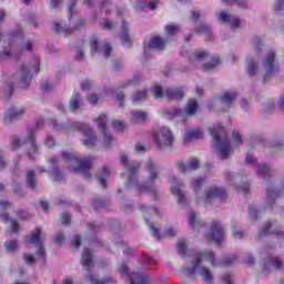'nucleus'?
<instances>
[{"label": "nucleus", "mask_w": 284, "mask_h": 284, "mask_svg": "<svg viewBox=\"0 0 284 284\" xmlns=\"http://www.w3.org/2000/svg\"><path fill=\"white\" fill-rule=\"evenodd\" d=\"M120 159L121 163L124 165V168H126V171L129 172V185H134L138 192H151L152 194H156V190L153 189L152 185H154V181L159 179V168H156V164H154V162H146L149 180L145 185H140L136 182V173L139 172V168H141V164L139 162L129 163L128 155H125V153H122L120 155Z\"/></svg>", "instance_id": "f257e3e1"}, {"label": "nucleus", "mask_w": 284, "mask_h": 284, "mask_svg": "<svg viewBox=\"0 0 284 284\" xmlns=\"http://www.w3.org/2000/svg\"><path fill=\"white\" fill-rule=\"evenodd\" d=\"M215 261L216 256H214V253H212L211 251L197 253L192 258V267H185L182 270V272L183 274H185V276H190L191 278H194V276L199 274L200 276H202L205 283H211L214 276L212 275V271L207 268L206 264L209 263L214 267L216 265Z\"/></svg>", "instance_id": "f03ea898"}, {"label": "nucleus", "mask_w": 284, "mask_h": 284, "mask_svg": "<svg viewBox=\"0 0 284 284\" xmlns=\"http://www.w3.org/2000/svg\"><path fill=\"white\" fill-rule=\"evenodd\" d=\"M51 126L53 130H58V132H72V130H80L82 131L83 139L82 143L84 148H94L97 145V134H94V131L90 125L83 124L81 122H73L69 125L59 124L55 122V120L51 121Z\"/></svg>", "instance_id": "7ed1b4c3"}, {"label": "nucleus", "mask_w": 284, "mask_h": 284, "mask_svg": "<svg viewBox=\"0 0 284 284\" xmlns=\"http://www.w3.org/2000/svg\"><path fill=\"white\" fill-rule=\"evenodd\" d=\"M62 159L70 172L82 174L84 179H90V168H92V156L79 158L77 153L62 152Z\"/></svg>", "instance_id": "20e7f679"}, {"label": "nucleus", "mask_w": 284, "mask_h": 284, "mask_svg": "<svg viewBox=\"0 0 284 284\" xmlns=\"http://www.w3.org/2000/svg\"><path fill=\"white\" fill-rule=\"evenodd\" d=\"M18 81H22L24 85H30V81H32V75H30V69L28 67H21L19 75L2 77L0 79V94H2L4 99H10V97H12V92H14V83H17Z\"/></svg>", "instance_id": "39448f33"}, {"label": "nucleus", "mask_w": 284, "mask_h": 284, "mask_svg": "<svg viewBox=\"0 0 284 284\" xmlns=\"http://www.w3.org/2000/svg\"><path fill=\"white\" fill-rule=\"evenodd\" d=\"M210 134L213 138V148L219 151L220 159H227L232 152V145L230 139L225 138V129L219 124L210 130Z\"/></svg>", "instance_id": "423d86ee"}, {"label": "nucleus", "mask_w": 284, "mask_h": 284, "mask_svg": "<svg viewBox=\"0 0 284 284\" xmlns=\"http://www.w3.org/2000/svg\"><path fill=\"white\" fill-rule=\"evenodd\" d=\"M81 265L83 266L84 272H88L87 278L91 284H112L116 283V280L113 277H106L102 281L97 278V276L90 274L92 272V267H94V261H92V253L89 248H85L82 252Z\"/></svg>", "instance_id": "0eeeda50"}, {"label": "nucleus", "mask_w": 284, "mask_h": 284, "mask_svg": "<svg viewBox=\"0 0 284 284\" xmlns=\"http://www.w3.org/2000/svg\"><path fill=\"white\" fill-rule=\"evenodd\" d=\"M197 111H199V103L196 102V100L191 99L189 100L184 110L171 108L169 110H165L164 114L166 119L171 121L172 119H176V116H181L182 122L185 123V116H194V114H196Z\"/></svg>", "instance_id": "6e6552de"}, {"label": "nucleus", "mask_w": 284, "mask_h": 284, "mask_svg": "<svg viewBox=\"0 0 284 284\" xmlns=\"http://www.w3.org/2000/svg\"><path fill=\"white\" fill-rule=\"evenodd\" d=\"M153 141L160 150L163 148H172V145H174V135L169 128L163 126L153 134Z\"/></svg>", "instance_id": "1a4fd4ad"}, {"label": "nucleus", "mask_w": 284, "mask_h": 284, "mask_svg": "<svg viewBox=\"0 0 284 284\" xmlns=\"http://www.w3.org/2000/svg\"><path fill=\"white\" fill-rule=\"evenodd\" d=\"M204 194L205 205H212L215 201L223 202L227 199V191L222 186H207Z\"/></svg>", "instance_id": "9d476101"}, {"label": "nucleus", "mask_w": 284, "mask_h": 284, "mask_svg": "<svg viewBox=\"0 0 284 284\" xmlns=\"http://www.w3.org/2000/svg\"><path fill=\"white\" fill-rule=\"evenodd\" d=\"M276 53L274 51H270L263 60V68L265 70L264 81H267L270 77H274L278 71V64H276Z\"/></svg>", "instance_id": "9b49d317"}, {"label": "nucleus", "mask_w": 284, "mask_h": 284, "mask_svg": "<svg viewBox=\"0 0 284 284\" xmlns=\"http://www.w3.org/2000/svg\"><path fill=\"white\" fill-rule=\"evenodd\" d=\"M41 229L37 227L31 232L30 237L27 239L28 243L38 246L37 256L43 258L45 256V251L43 250V237H41Z\"/></svg>", "instance_id": "f8f14e48"}, {"label": "nucleus", "mask_w": 284, "mask_h": 284, "mask_svg": "<svg viewBox=\"0 0 284 284\" xmlns=\"http://www.w3.org/2000/svg\"><path fill=\"white\" fill-rule=\"evenodd\" d=\"M23 143H29L31 150L29 151V156L32 159L33 154H37V143H34V134L32 132L28 133L27 141L23 142L19 136H12V148L13 150H19Z\"/></svg>", "instance_id": "ddd939ff"}, {"label": "nucleus", "mask_w": 284, "mask_h": 284, "mask_svg": "<svg viewBox=\"0 0 284 284\" xmlns=\"http://www.w3.org/2000/svg\"><path fill=\"white\" fill-rule=\"evenodd\" d=\"M120 274L126 281H130L131 284H148L145 275H141L139 272H133L132 275L128 274V266L122 264L119 268Z\"/></svg>", "instance_id": "4468645a"}, {"label": "nucleus", "mask_w": 284, "mask_h": 284, "mask_svg": "<svg viewBox=\"0 0 284 284\" xmlns=\"http://www.w3.org/2000/svg\"><path fill=\"white\" fill-rule=\"evenodd\" d=\"M223 226L219 222H213L211 224L210 232L205 235L207 241H212L213 243H216V245H221V241H223Z\"/></svg>", "instance_id": "2eb2a0df"}, {"label": "nucleus", "mask_w": 284, "mask_h": 284, "mask_svg": "<svg viewBox=\"0 0 284 284\" xmlns=\"http://www.w3.org/2000/svg\"><path fill=\"white\" fill-rule=\"evenodd\" d=\"M91 52H98L99 54H103L104 59H108L112 52V47L108 42L99 43V41L92 40Z\"/></svg>", "instance_id": "dca6fc26"}, {"label": "nucleus", "mask_w": 284, "mask_h": 284, "mask_svg": "<svg viewBox=\"0 0 284 284\" xmlns=\"http://www.w3.org/2000/svg\"><path fill=\"white\" fill-rule=\"evenodd\" d=\"M183 186V183H181L176 178H173L172 185H171V192L176 196L178 203L180 205H187V200L185 199V195L183 194V191H181V187Z\"/></svg>", "instance_id": "f3484780"}, {"label": "nucleus", "mask_w": 284, "mask_h": 284, "mask_svg": "<svg viewBox=\"0 0 284 284\" xmlns=\"http://www.w3.org/2000/svg\"><path fill=\"white\" fill-rule=\"evenodd\" d=\"M201 163L199 162V159L192 158L189 160L187 164L183 161L176 162L178 171L182 174H185V172H194V170H199Z\"/></svg>", "instance_id": "a211bd4d"}, {"label": "nucleus", "mask_w": 284, "mask_h": 284, "mask_svg": "<svg viewBox=\"0 0 284 284\" xmlns=\"http://www.w3.org/2000/svg\"><path fill=\"white\" fill-rule=\"evenodd\" d=\"M270 265H273V267H276L280 272L284 271V263L278 258L277 256L270 255L268 261L265 262L263 274L264 276H267L270 274Z\"/></svg>", "instance_id": "6ab92c4d"}, {"label": "nucleus", "mask_w": 284, "mask_h": 284, "mask_svg": "<svg viewBox=\"0 0 284 284\" xmlns=\"http://www.w3.org/2000/svg\"><path fill=\"white\" fill-rule=\"evenodd\" d=\"M98 123V128H100L103 139H104V145H110L112 143V135L108 133L105 130V124L108 123V115L101 114L98 119H95Z\"/></svg>", "instance_id": "aec40b11"}, {"label": "nucleus", "mask_w": 284, "mask_h": 284, "mask_svg": "<svg viewBox=\"0 0 284 284\" xmlns=\"http://www.w3.org/2000/svg\"><path fill=\"white\" fill-rule=\"evenodd\" d=\"M23 109H9L4 113V123L6 125H10L12 121H17V119H20V116H23Z\"/></svg>", "instance_id": "412c9836"}, {"label": "nucleus", "mask_w": 284, "mask_h": 284, "mask_svg": "<svg viewBox=\"0 0 284 284\" xmlns=\"http://www.w3.org/2000/svg\"><path fill=\"white\" fill-rule=\"evenodd\" d=\"M120 39L124 48H132V38L128 33V22L122 21Z\"/></svg>", "instance_id": "4be33fe9"}, {"label": "nucleus", "mask_w": 284, "mask_h": 284, "mask_svg": "<svg viewBox=\"0 0 284 284\" xmlns=\"http://www.w3.org/2000/svg\"><path fill=\"white\" fill-rule=\"evenodd\" d=\"M219 21L230 23L231 28H239V18L227 14L225 11L219 13Z\"/></svg>", "instance_id": "5701e85b"}, {"label": "nucleus", "mask_w": 284, "mask_h": 284, "mask_svg": "<svg viewBox=\"0 0 284 284\" xmlns=\"http://www.w3.org/2000/svg\"><path fill=\"white\" fill-rule=\"evenodd\" d=\"M149 50L163 52V50H165V40H163L161 37H153L149 43Z\"/></svg>", "instance_id": "b1692460"}, {"label": "nucleus", "mask_w": 284, "mask_h": 284, "mask_svg": "<svg viewBox=\"0 0 284 284\" xmlns=\"http://www.w3.org/2000/svg\"><path fill=\"white\" fill-rule=\"evenodd\" d=\"M203 139V132L199 129L186 131L184 134V143H190L191 141H199Z\"/></svg>", "instance_id": "393cba45"}, {"label": "nucleus", "mask_w": 284, "mask_h": 284, "mask_svg": "<svg viewBox=\"0 0 284 284\" xmlns=\"http://www.w3.org/2000/svg\"><path fill=\"white\" fill-rule=\"evenodd\" d=\"M148 120V113L139 110L131 111V121L134 124L145 123Z\"/></svg>", "instance_id": "a878e982"}, {"label": "nucleus", "mask_w": 284, "mask_h": 284, "mask_svg": "<svg viewBox=\"0 0 284 284\" xmlns=\"http://www.w3.org/2000/svg\"><path fill=\"white\" fill-rule=\"evenodd\" d=\"M81 105H83V100L81 99V95L79 93H73L69 103L71 112H77V110L81 109Z\"/></svg>", "instance_id": "bb28decb"}, {"label": "nucleus", "mask_w": 284, "mask_h": 284, "mask_svg": "<svg viewBox=\"0 0 284 284\" xmlns=\"http://www.w3.org/2000/svg\"><path fill=\"white\" fill-rule=\"evenodd\" d=\"M185 94L183 93V89H166L165 90V97L171 99L172 101H179L180 99H183Z\"/></svg>", "instance_id": "cd10ccee"}, {"label": "nucleus", "mask_w": 284, "mask_h": 284, "mask_svg": "<svg viewBox=\"0 0 284 284\" xmlns=\"http://www.w3.org/2000/svg\"><path fill=\"white\" fill-rule=\"evenodd\" d=\"M189 225H191L195 232H201V227H205V224L201 220L196 219V214L194 212L189 216Z\"/></svg>", "instance_id": "c85d7f7f"}, {"label": "nucleus", "mask_w": 284, "mask_h": 284, "mask_svg": "<svg viewBox=\"0 0 284 284\" xmlns=\"http://www.w3.org/2000/svg\"><path fill=\"white\" fill-rule=\"evenodd\" d=\"M257 176H262V179H270V176H274V170L267 166V164H260L257 169Z\"/></svg>", "instance_id": "c756f323"}, {"label": "nucleus", "mask_w": 284, "mask_h": 284, "mask_svg": "<svg viewBox=\"0 0 284 284\" xmlns=\"http://www.w3.org/2000/svg\"><path fill=\"white\" fill-rule=\"evenodd\" d=\"M234 101H236V92L234 91L226 92L221 98V102L223 105H226V108H230Z\"/></svg>", "instance_id": "7c9ffc66"}, {"label": "nucleus", "mask_w": 284, "mask_h": 284, "mask_svg": "<svg viewBox=\"0 0 284 284\" xmlns=\"http://www.w3.org/2000/svg\"><path fill=\"white\" fill-rule=\"evenodd\" d=\"M140 210L143 212L144 220L150 221V216L159 215V210L156 209H150L145 205L140 206Z\"/></svg>", "instance_id": "2f4dec72"}, {"label": "nucleus", "mask_w": 284, "mask_h": 284, "mask_svg": "<svg viewBox=\"0 0 284 284\" xmlns=\"http://www.w3.org/2000/svg\"><path fill=\"white\" fill-rule=\"evenodd\" d=\"M4 248L8 254H14L19 250V243L14 240H10L4 243Z\"/></svg>", "instance_id": "473e14b6"}, {"label": "nucleus", "mask_w": 284, "mask_h": 284, "mask_svg": "<svg viewBox=\"0 0 284 284\" xmlns=\"http://www.w3.org/2000/svg\"><path fill=\"white\" fill-rule=\"evenodd\" d=\"M271 227L272 224L270 222H266L264 226L260 230L257 239H263V236H270V234H278V232L276 231L270 232Z\"/></svg>", "instance_id": "72a5a7b5"}, {"label": "nucleus", "mask_w": 284, "mask_h": 284, "mask_svg": "<svg viewBox=\"0 0 284 284\" xmlns=\"http://www.w3.org/2000/svg\"><path fill=\"white\" fill-rule=\"evenodd\" d=\"M0 219H2V221L6 223H10L12 232H19V223H17L14 220H10V216H8L7 213L0 215Z\"/></svg>", "instance_id": "f704fd0d"}, {"label": "nucleus", "mask_w": 284, "mask_h": 284, "mask_svg": "<svg viewBox=\"0 0 284 284\" xmlns=\"http://www.w3.org/2000/svg\"><path fill=\"white\" fill-rule=\"evenodd\" d=\"M51 164L53 165L51 170V174L54 178V181H61L63 176H61V173H59V168H57V158L53 156L51 159Z\"/></svg>", "instance_id": "c9c22d12"}, {"label": "nucleus", "mask_w": 284, "mask_h": 284, "mask_svg": "<svg viewBox=\"0 0 284 284\" xmlns=\"http://www.w3.org/2000/svg\"><path fill=\"white\" fill-rule=\"evenodd\" d=\"M145 99H148V90L138 91L132 97L133 103H139V101H145Z\"/></svg>", "instance_id": "e433bc0d"}, {"label": "nucleus", "mask_w": 284, "mask_h": 284, "mask_svg": "<svg viewBox=\"0 0 284 284\" xmlns=\"http://www.w3.org/2000/svg\"><path fill=\"white\" fill-rule=\"evenodd\" d=\"M110 176V169L104 168L101 173L98 174V180L100 181V185L103 187H108L105 184V180Z\"/></svg>", "instance_id": "4c0bfd02"}, {"label": "nucleus", "mask_w": 284, "mask_h": 284, "mask_svg": "<svg viewBox=\"0 0 284 284\" xmlns=\"http://www.w3.org/2000/svg\"><path fill=\"white\" fill-rule=\"evenodd\" d=\"M27 183L30 190H34V187H37V179L34 178V171H29L27 173Z\"/></svg>", "instance_id": "58836bf2"}, {"label": "nucleus", "mask_w": 284, "mask_h": 284, "mask_svg": "<svg viewBox=\"0 0 284 284\" xmlns=\"http://www.w3.org/2000/svg\"><path fill=\"white\" fill-rule=\"evenodd\" d=\"M206 57L207 53L203 51H196L191 55L190 61L191 63H194L195 61H203V59H205Z\"/></svg>", "instance_id": "ea45409f"}, {"label": "nucleus", "mask_w": 284, "mask_h": 284, "mask_svg": "<svg viewBox=\"0 0 284 284\" xmlns=\"http://www.w3.org/2000/svg\"><path fill=\"white\" fill-rule=\"evenodd\" d=\"M176 248H178V254H180V256H185V252L187 250V244L185 243V240H180L178 242Z\"/></svg>", "instance_id": "a19ab883"}, {"label": "nucleus", "mask_w": 284, "mask_h": 284, "mask_svg": "<svg viewBox=\"0 0 284 284\" xmlns=\"http://www.w3.org/2000/svg\"><path fill=\"white\" fill-rule=\"evenodd\" d=\"M54 28L59 34H70L72 32V29L61 26V22H54Z\"/></svg>", "instance_id": "79ce46f5"}, {"label": "nucleus", "mask_w": 284, "mask_h": 284, "mask_svg": "<svg viewBox=\"0 0 284 284\" xmlns=\"http://www.w3.org/2000/svg\"><path fill=\"white\" fill-rule=\"evenodd\" d=\"M219 63H220L219 58H213L212 62H207L206 64L203 65L204 72H210V70H214V68H216Z\"/></svg>", "instance_id": "37998d69"}, {"label": "nucleus", "mask_w": 284, "mask_h": 284, "mask_svg": "<svg viewBox=\"0 0 284 284\" xmlns=\"http://www.w3.org/2000/svg\"><path fill=\"white\" fill-rule=\"evenodd\" d=\"M152 92H153L154 99L156 101H161V99H163V94H164L163 88L155 85V87H153Z\"/></svg>", "instance_id": "c03bdc74"}, {"label": "nucleus", "mask_w": 284, "mask_h": 284, "mask_svg": "<svg viewBox=\"0 0 284 284\" xmlns=\"http://www.w3.org/2000/svg\"><path fill=\"white\" fill-rule=\"evenodd\" d=\"M256 62L254 60L247 61V72L250 77H254L256 74Z\"/></svg>", "instance_id": "a18cd8bd"}, {"label": "nucleus", "mask_w": 284, "mask_h": 284, "mask_svg": "<svg viewBox=\"0 0 284 284\" xmlns=\"http://www.w3.org/2000/svg\"><path fill=\"white\" fill-rule=\"evenodd\" d=\"M165 32L169 37H172L179 32V26L176 24H169L165 27Z\"/></svg>", "instance_id": "49530a36"}, {"label": "nucleus", "mask_w": 284, "mask_h": 284, "mask_svg": "<svg viewBox=\"0 0 284 284\" xmlns=\"http://www.w3.org/2000/svg\"><path fill=\"white\" fill-rule=\"evenodd\" d=\"M278 196L277 191H272L270 189L266 190V199L268 203H274V200Z\"/></svg>", "instance_id": "de8ad7c7"}, {"label": "nucleus", "mask_w": 284, "mask_h": 284, "mask_svg": "<svg viewBox=\"0 0 284 284\" xmlns=\"http://www.w3.org/2000/svg\"><path fill=\"white\" fill-rule=\"evenodd\" d=\"M212 30L210 29V26L207 24H201L197 29L199 34H210Z\"/></svg>", "instance_id": "09e8293b"}, {"label": "nucleus", "mask_w": 284, "mask_h": 284, "mask_svg": "<svg viewBox=\"0 0 284 284\" xmlns=\"http://www.w3.org/2000/svg\"><path fill=\"white\" fill-rule=\"evenodd\" d=\"M113 6L110 3V0H102V10L105 11V14H110V9H112Z\"/></svg>", "instance_id": "8fccbe9b"}, {"label": "nucleus", "mask_w": 284, "mask_h": 284, "mask_svg": "<svg viewBox=\"0 0 284 284\" xmlns=\"http://www.w3.org/2000/svg\"><path fill=\"white\" fill-rule=\"evenodd\" d=\"M102 28L104 30H114V28H116V24H113L112 21H110V20H104L102 22Z\"/></svg>", "instance_id": "3c124183"}, {"label": "nucleus", "mask_w": 284, "mask_h": 284, "mask_svg": "<svg viewBox=\"0 0 284 284\" xmlns=\"http://www.w3.org/2000/svg\"><path fill=\"white\" fill-rule=\"evenodd\" d=\"M136 81H138L136 79L126 80L120 84V88L125 89V88H130V85H136Z\"/></svg>", "instance_id": "603ef678"}, {"label": "nucleus", "mask_w": 284, "mask_h": 284, "mask_svg": "<svg viewBox=\"0 0 284 284\" xmlns=\"http://www.w3.org/2000/svg\"><path fill=\"white\" fill-rule=\"evenodd\" d=\"M149 227H150L154 239H156V241H161V235L159 234V229L154 227V225H152V224H150Z\"/></svg>", "instance_id": "864d4df0"}, {"label": "nucleus", "mask_w": 284, "mask_h": 284, "mask_svg": "<svg viewBox=\"0 0 284 284\" xmlns=\"http://www.w3.org/2000/svg\"><path fill=\"white\" fill-rule=\"evenodd\" d=\"M237 190L240 192H243L244 196H247V193L250 192V184L248 183H243L241 186H237Z\"/></svg>", "instance_id": "5fc2aeb1"}, {"label": "nucleus", "mask_w": 284, "mask_h": 284, "mask_svg": "<svg viewBox=\"0 0 284 284\" xmlns=\"http://www.w3.org/2000/svg\"><path fill=\"white\" fill-rule=\"evenodd\" d=\"M113 128L114 130H124L125 129V124L119 120L113 121Z\"/></svg>", "instance_id": "6e6d98bb"}, {"label": "nucleus", "mask_w": 284, "mask_h": 284, "mask_svg": "<svg viewBox=\"0 0 284 284\" xmlns=\"http://www.w3.org/2000/svg\"><path fill=\"white\" fill-rule=\"evenodd\" d=\"M192 185H193V189L195 190V192H197V190L201 187V185H203V179L194 180Z\"/></svg>", "instance_id": "4d7b16f0"}, {"label": "nucleus", "mask_w": 284, "mask_h": 284, "mask_svg": "<svg viewBox=\"0 0 284 284\" xmlns=\"http://www.w3.org/2000/svg\"><path fill=\"white\" fill-rule=\"evenodd\" d=\"M31 70H33V72H39V58H33Z\"/></svg>", "instance_id": "13d9d810"}, {"label": "nucleus", "mask_w": 284, "mask_h": 284, "mask_svg": "<svg viewBox=\"0 0 284 284\" xmlns=\"http://www.w3.org/2000/svg\"><path fill=\"white\" fill-rule=\"evenodd\" d=\"M284 0H277L274 6L275 12H281L283 10Z\"/></svg>", "instance_id": "bf43d9fd"}, {"label": "nucleus", "mask_w": 284, "mask_h": 284, "mask_svg": "<svg viewBox=\"0 0 284 284\" xmlns=\"http://www.w3.org/2000/svg\"><path fill=\"white\" fill-rule=\"evenodd\" d=\"M244 262L246 263V265H254V257H252V254H245Z\"/></svg>", "instance_id": "052dcab7"}, {"label": "nucleus", "mask_w": 284, "mask_h": 284, "mask_svg": "<svg viewBox=\"0 0 284 284\" xmlns=\"http://www.w3.org/2000/svg\"><path fill=\"white\" fill-rule=\"evenodd\" d=\"M90 88H92V82L90 80H84L81 83V89L82 90L88 91V90H90Z\"/></svg>", "instance_id": "680f3d73"}, {"label": "nucleus", "mask_w": 284, "mask_h": 284, "mask_svg": "<svg viewBox=\"0 0 284 284\" xmlns=\"http://www.w3.org/2000/svg\"><path fill=\"white\" fill-rule=\"evenodd\" d=\"M10 57V50L4 49L2 52H0V61H6V59H9Z\"/></svg>", "instance_id": "e2e57ef3"}, {"label": "nucleus", "mask_w": 284, "mask_h": 284, "mask_svg": "<svg viewBox=\"0 0 284 284\" xmlns=\"http://www.w3.org/2000/svg\"><path fill=\"white\" fill-rule=\"evenodd\" d=\"M150 150V146H144V145H141V144H136L135 145V152H138L139 154L145 152Z\"/></svg>", "instance_id": "0e129e2a"}, {"label": "nucleus", "mask_w": 284, "mask_h": 284, "mask_svg": "<svg viewBox=\"0 0 284 284\" xmlns=\"http://www.w3.org/2000/svg\"><path fill=\"white\" fill-rule=\"evenodd\" d=\"M245 236V234L243 233V231H239V230H233V237L234 239H243Z\"/></svg>", "instance_id": "69168bd1"}, {"label": "nucleus", "mask_w": 284, "mask_h": 284, "mask_svg": "<svg viewBox=\"0 0 284 284\" xmlns=\"http://www.w3.org/2000/svg\"><path fill=\"white\" fill-rule=\"evenodd\" d=\"M164 236H176V230L175 229H166L164 232Z\"/></svg>", "instance_id": "338daca9"}, {"label": "nucleus", "mask_w": 284, "mask_h": 284, "mask_svg": "<svg viewBox=\"0 0 284 284\" xmlns=\"http://www.w3.org/2000/svg\"><path fill=\"white\" fill-rule=\"evenodd\" d=\"M222 281H223L224 284H232V275L225 274V275L222 277Z\"/></svg>", "instance_id": "774afa93"}]
</instances>
